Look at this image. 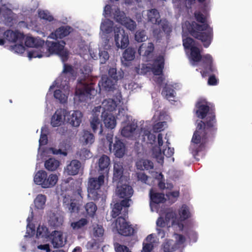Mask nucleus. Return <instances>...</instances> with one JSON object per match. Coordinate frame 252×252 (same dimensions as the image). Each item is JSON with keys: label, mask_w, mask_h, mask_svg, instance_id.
<instances>
[{"label": "nucleus", "mask_w": 252, "mask_h": 252, "mask_svg": "<svg viewBox=\"0 0 252 252\" xmlns=\"http://www.w3.org/2000/svg\"><path fill=\"white\" fill-rule=\"evenodd\" d=\"M195 18L202 24H197L194 22L191 23L186 21L183 24V37L187 33H189L194 38L200 40L203 43L204 47L207 48L211 43L212 38V30L205 23V17L200 12L195 13ZM183 45L185 49H190L189 60L192 65H196L199 62L205 63L210 66V70L212 71L211 64L212 57L210 54H206L202 57L199 48L197 44L190 37L183 39Z\"/></svg>", "instance_id": "1"}, {"label": "nucleus", "mask_w": 252, "mask_h": 252, "mask_svg": "<svg viewBox=\"0 0 252 252\" xmlns=\"http://www.w3.org/2000/svg\"><path fill=\"white\" fill-rule=\"evenodd\" d=\"M196 116L204 119V122L198 123L196 130L192 137L189 151L194 156L199 155L204 150L206 133L215 124V115L209 111V106L206 102H199L196 103Z\"/></svg>", "instance_id": "2"}, {"label": "nucleus", "mask_w": 252, "mask_h": 252, "mask_svg": "<svg viewBox=\"0 0 252 252\" xmlns=\"http://www.w3.org/2000/svg\"><path fill=\"white\" fill-rule=\"evenodd\" d=\"M116 28H120L116 26L113 27V23L112 21L105 19L102 21L100 24V34L102 37V42L99 45V52L97 53V50L94 48H89L87 45L80 47L79 54L84 58V59H89L90 57L93 60H96L98 58L99 59V62L101 64L105 63L109 59V54L107 51L110 50L112 47V43L110 41V38L108 36H105V34L111 33L112 30Z\"/></svg>", "instance_id": "3"}, {"label": "nucleus", "mask_w": 252, "mask_h": 252, "mask_svg": "<svg viewBox=\"0 0 252 252\" xmlns=\"http://www.w3.org/2000/svg\"><path fill=\"white\" fill-rule=\"evenodd\" d=\"M82 76L78 81L75 92L74 99L76 101L84 102L88 98L91 99L96 94V91L90 82V74L92 72V66L87 65L82 69Z\"/></svg>", "instance_id": "4"}, {"label": "nucleus", "mask_w": 252, "mask_h": 252, "mask_svg": "<svg viewBox=\"0 0 252 252\" xmlns=\"http://www.w3.org/2000/svg\"><path fill=\"white\" fill-rule=\"evenodd\" d=\"M128 122H123L121 124V135L131 140H140L142 141H147L151 144L155 142V136L150 133L149 127L145 125L141 128L140 131L137 129L136 125L129 121L128 117L126 116Z\"/></svg>", "instance_id": "5"}, {"label": "nucleus", "mask_w": 252, "mask_h": 252, "mask_svg": "<svg viewBox=\"0 0 252 252\" xmlns=\"http://www.w3.org/2000/svg\"><path fill=\"white\" fill-rule=\"evenodd\" d=\"M73 70L72 67L67 65L64 64L63 70L60 76L55 81L53 85L50 86V90L56 87L59 88L54 91V97L61 103H65L67 101V95L69 93L68 78L72 77V79H75Z\"/></svg>", "instance_id": "6"}, {"label": "nucleus", "mask_w": 252, "mask_h": 252, "mask_svg": "<svg viewBox=\"0 0 252 252\" xmlns=\"http://www.w3.org/2000/svg\"><path fill=\"white\" fill-rule=\"evenodd\" d=\"M163 67H164V57L162 56H159L157 57L152 65L142 64L139 67H136V72L139 74H145L151 70L154 74L153 80L158 85H163L164 80L161 74Z\"/></svg>", "instance_id": "7"}, {"label": "nucleus", "mask_w": 252, "mask_h": 252, "mask_svg": "<svg viewBox=\"0 0 252 252\" xmlns=\"http://www.w3.org/2000/svg\"><path fill=\"white\" fill-rule=\"evenodd\" d=\"M178 213H179V217L172 210L167 211L166 215H165L166 221H171V225H169V227L173 228L174 231L177 232L183 230V221L190 217L189 208L185 205L181 206L179 211H178Z\"/></svg>", "instance_id": "8"}, {"label": "nucleus", "mask_w": 252, "mask_h": 252, "mask_svg": "<svg viewBox=\"0 0 252 252\" xmlns=\"http://www.w3.org/2000/svg\"><path fill=\"white\" fill-rule=\"evenodd\" d=\"M4 35L7 40L13 44L10 46V51L19 54L25 51V47L23 45L24 36L22 33L17 31L7 30L4 33Z\"/></svg>", "instance_id": "9"}, {"label": "nucleus", "mask_w": 252, "mask_h": 252, "mask_svg": "<svg viewBox=\"0 0 252 252\" xmlns=\"http://www.w3.org/2000/svg\"><path fill=\"white\" fill-rule=\"evenodd\" d=\"M121 101L119 100H115L110 98L105 99L102 101V104L100 106H98L94 108L93 112L96 109L99 108V110L100 111V114H110L111 112L116 110L117 109H119V113H118V118L121 117L126 118V110L121 107Z\"/></svg>", "instance_id": "10"}, {"label": "nucleus", "mask_w": 252, "mask_h": 252, "mask_svg": "<svg viewBox=\"0 0 252 252\" xmlns=\"http://www.w3.org/2000/svg\"><path fill=\"white\" fill-rule=\"evenodd\" d=\"M167 140L166 143L164 145L163 144L162 135L161 134H158V147H155L153 150V157L156 158L158 163L162 164L163 163V156L166 157H170L173 155L174 150L168 146L169 142L167 137H165Z\"/></svg>", "instance_id": "11"}, {"label": "nucleus", "mask_w": 252, "mask_h": 252, "mask_svg": "<svg viewBox=\"0 0 252 252\" xmlns=\"http://www.w3.org/2000/svg\"><path fill=\"white\" fill-rule=\"evenodd\" d=\"M103 175L99 176L97 178H91L89 179L87 192L88 197L91 200H96L100 195L99 188L104 184Z\"/></svg>", "instance_id": "12"}, {"label": "nucleus", "mask_w": 252, "mask_h": 252, "mask_svg": "<svg viewBox=\"0 0 252 252\" xmlns=\"http://www.w3.org/2000/svg\"><path fill=\"white\" fill-rule=\"evenodd\" d=\"M65 43L63 40L59 42L47 41V47H45V51L50 54H56L61 57L63 61H64L67 57V52L64 49Z\"/></svg>", "instance_id": "13"}, {"label": "nucleus", "mask_w": 252, "mask_h": 252, "mask_svg": "<svg viewBox=\"0 0 252 252\" xmlns=\"http://www.w3.org/2000/svg\"><path fill=\"white\" fill-rule=\"evenodd\" d=\"M147 18L149 21L153 24H158L159 28H161L162 31L166 34L170 33L171 31L170 26L165 20H159V14L155 9H152L147 11Z\"/></svg>", "instance_id": "14"}, {"label": "nucleus", "mask_w": 252, "mask_h": 252, "mask_svg": "<svg viewBox=\"0 0 252 252\" xmlns=\"http://www.w3.org/2000/svg\"><path fill=\"white\" fill-rule=\"evenodd\" d=\"M118 182L117 189H116V194L119 196L121 198H124L121 201V205L124 206H130L131 204V200L129 199L132 194V189L131 187L126 185L123 184L120 181Z\"/></svg>", "instance_id": "15"}, {"label": "nucleus", "mask_w": 252, "mask_h": 252, "mask_svg": "<svg viewBox=\"0 0 252 252\" xmlns=\"http://www.w3.org/2000/svg\"><path fill=\"white\" fill-rule=\"evenodd\" d=\"M107 143L109 144L110 151L114 153L116 157L121 158L124 156L126 153V147L124 143L121 140L116 138L115 143L113 144V148H112V134H108L106 137Z\"/></svg>", "instance_id": "16"}, {"label": "nucleus", "mask_w": 252, "mask_h": 252, "mask_svg": "<svg viewBox=\"0 0 252 252\" xmlns=\"http://www.w3.org/2000/svg\"><path fill=\"white\" fill-rule=\"evenodd\" d=\"M75 198L65 195L63 198V204L68 209L70 213H73L78 211V202L82 198L81 190H78L74 194Z\"/></svg>", "instance_id": "17"}, {"label": "nucleus", "mask_w": 252, "mask_h": 252, "mask_svg": "<svg viewBox=\"0 0 252 252\" xmlns=\"http://www.w3.org/2000/svg\"><path fill=\"white\" fill-rule=\"evenodd\" d=\"M114 40L116 46L118 48L125 49L128 45V36L123 29L115 28Z\"/></svg>", "instance_id": "18"}, {"label": "nucleus", "mask_w": 252, "mask_h": 252, "mask_svg": "<svg viewBox=\"0 0 252 252\" xmlns=\"http://www.w3.org/2000/svg\"><path fill=\"white\" fill-rule=\"evenodd\" d=\"M114 227L119 234L124 236H129L132 234L133 229L126 220V219L119 217L114 223Z\"/></svg>", "instance_id": "19"}, {"label": "nucleus", "mask_w": 252, "mask_h": 252, "mask_svg": "<svg viewBox=\"0 0 252 252\" xmlns=\"http://www.w3.org/2000/svg\"><path fill=\"white\" fill-rule=\"evenodd\" d=\"M114 19L116 21L121 23L129 30L133 31L135 28V23L131 19L127 18L125 13L119 10H117L114 13Z\"/></svg>", "instance_id": "20"}, {"label": "nucleus", "mask_w": 252, "mask_h": 252, "mask_svg": "<svg viewBox=\"0 0 252 252\" xmlns=\"http://www.w3.org/2000/svg\"><path fill=\"white\" fill-rule=\"evenodd\" d=\"M52 244L54 248H62L66 243V237L61 231L55 230L50 234Z\"/></svg>", "instance_id": "21"}, {"label": "nucleus", "mask_w": 252, "mask_h": 252, "mask_svg": "<svg viewBox=\"0 0 252 252\" xmlns=\"http://www.w3.org/2000/svg\"><path fill=\"white\" fill-rule=\"evenodd\" d=\"M67 116V111L63 109L56 110L51 118L50 124L53 127L61 126L63 124Z\"/></svg>", "instance_id": "22"}, {"label": "nucleus", "mask_w": 252, "mask_h": 252, "mask_svg": "<svg viewBox=\"0 0 252 252\" xmlns=\"http://www.w3.org/2000/svg\"><path fill=\"white\" fill-rule=\"evenodd\" d=\"M81 169V163L78 160L73 159L64 168V173L68 175H76Z\"/></svg>", "instance_id": "23"}, {"label": "nucleus", "mask_w": 252, "mask_h": 252, "mask_svg": "<svg viewBox=\"0 0 252 252\" xmlns=\"http://www.w3.org/2000/svg\"><path fill=\"white\" fill-rule=\"evenodd\" d=\"M82 120V114L79 111L67 112L66 120L73 127L79 126Z\"/></svg>", "instance_id": "24"}, {"label": "nucleus", "mask_w": 252, "mask_h": 252, "mask_svg": "<svg viewBox=\"0 0 252 252\" xmlns=\"http://www.w3.org/2000/svg\"><path fill=\"white\" fill-rule=\"evenodd\" d=\"M98 109H99V108L96 109L92 113V117L90 118V126H91L92 129L94 132H95L98 128H100L99 133H101L102 130L101 129V120L99 119V117H101V114H100V111Z\"/></svg>", "instance_id": "25"}, {"label": "nucleus", "mask_w": 252, "mask_h": 252, "mask_svg": "<svg viewBox=\"0 0 252 252\" xmlns=\"http://www.w3.org/2000/svg\"><path fill=\"white\" fill-rule=\"evenodd\" d=\"M154 48L152 42L143 43L139 46L138 53L141 56L148 59L152 56Z\"/></svg>", "instance_id": "26"}, {"label": "nucleus", "mask_w": 252, "mask_h": 252, "mask_svg": "<svg viewBox=\"0 0 252 252\" xmlns=\"http://www.w3.org/2000/svg\"><path fill=\"white\" fill-rule=\"evenodd\" d=\"M71 32V28L69 26L61 27L56 29L54 32L50 33L48 37L51 39H62L70 34Z\"/></svg>", "instance_id": "27"}, {"label": "nucleus", "mask_w": 252, "mask_h": 252, "mask_svg": "<svg viewBox=\"0 0 252 252\" xmlns=\"http://www.w3.org/2000/svg\"><path fill=\"white\" fill-rule=\"evenodd\" d=\"M117 80L118 79H111L106 76H103L98 85L100 89L109 91L115 88V83Z\"/></svg>", "instance_id": "28"}, {"label": "nucleus", "mask_w": 252, "mask_h": 252, "mask_svg": "<svg viewBox=\"0 0 252 252\" xmlns=\"http://www.w3.org/2000/svg\"><path fill=\"white\" fill-rule=\"evenodd\" d=\"M50 55L49 52L44 50V47H41L29 51L27 57L31 60L32 58L48 57Z\"/></svg>", "instance_id": "29"}, {"label": "nucleus", "mask_w": 252, "mask_h": 252, "mask_svg": "<svg viewBox=\"0 0 252 252\" xmlns=\"http://www.w3.org/2000/svg\"><path fill=\"white\" fill-rule=\"evenodd\" d=\"M105 127L108 129H113L116 126V119L111 114H100Z\"/></svg>", "instance_id": "30"}, {"label": "nucleus", "mask_w": 252, "mask_h": 252, "mask_svg": "<svg viewBox=\"0 0 252 252\" xmlns=\"http://www.w3.org/2000/svg\"><path fill=\"white\" fill-rule=\"evenodd\" d=\"M44 43V40L39 37L28 36L25 39L26 46L30 47H34L36 49L44 47H43Z\"/></svg>", "instance_id": "31"}, {"label": "nucleus", "mask_w": 252, "mask_h": 252, "mask_svg": "<svg viewBox=\"0 0 252 252\" xmlns=\"http://www.w3.org/2000/svg\"><path fill=\"white\" fill-rule=\"evenodd\" d=\"M58 181V176L56 174H51L49 175L48 178L45 181L41 182L38 186H41L44 189H50L56 185Z\"/></svg>", "instance_id": "32"}, {"label": "nucleus", "mask_w": 252, "mask_h": 252, "mask_svg": "<svg viewBox=\"0 0 252 252\" xmlns=\"http://www.w3.org/2000/svg\"><path fill=\"white\" fill-rule=\"evenodd\" d=\"M110 162V158L106 155H103L101 156L97 162L99 171L102 172L104 174H107L109 171Z\"/></svg>", "instance_id": "33"}, {"label": "nucleus", "mask_w": 252, "mask_h": 252, "mask_svg": "<svg viewBox=\"0 0 252 252\" xmlns=\"http://www.w3.org/2000/svg\"><path fill=\"white\" fill-rule=\"evenodd\" d=\"M1 6H2V8L0 9V13H2L4 17L7 19V21L10 22L13 18V13L10 10L11 6L9 3H6L3 1H1Z\"/></svg>", "instance_id": "34"}, {"label": "nucleus", "mask_w": 252, "mask_h": 252, "mask_svg": "<svg viewBox=\"0 0 252 252\" xmlns=\"http://www.w3.org/2000/svg\"><path fill=\"white\" fill-rule=\"evenodd\" d=\"M150 199H151L152 202L150 204V207H151L152 212L154 211V205L153 203L158 204L162 203L164 201L165 199L164 197V194L162 193H159L154 192L153 190H151L150 192Z\"/></svg>", "instance_id": "35"}, {"label": "nucleus", "mask_w": 252, "mask_h": 252, "mask_svg": "<svg viewBox=\"0 0 252 252\" xmlns=\"http://www.w3.org/2000/svg\"><path fill=\"white\" fill-rule=\"evenodd\" d=\"M123 167L121 162H116L113 165V181L120 182L123 178Z\"/></svg>", "instance_id": "36"}, {"label": "nucleus", "mask_w": 252, "mask_h": 252, "mask_svg": "<svg viewBox=\"0 0 252 252\" xmlns=\"http://www.w3.org/2000/svg\"><path fill=\"white\" fill-rule=\"evenodd\" d=\"M49 223L54 227H60L63 225V217L59 213H53L50 215Z\"/></svg>", "instance_id": "37"}, {"label": "nucleus", "mask_w": 252, "mask_h": 252, "mask_svg": "<svg viewBox=\"0 0 252 252\" xmlns=\"http://www.w3.org/2000/svg\"><path fill=\"white\" fill-rule=\"evenodd\" d=\"M61 165V162L55 158H50L45 161V168L50 171L56 170Z\"/></svg>", "instance_id": "38"}, {"label": "nucleus", "mask_w": 252, "mask_h": 252, "mask_svg": "<svg viewBox=\"0 0 252 252\" xmlns=\"http://www.w3.org/2000/svg\"><path fill=\"white\" fill-rule=\"evenodd\" d=\"M179 244L175 243L173 240H166L162 245V249L164 252H172L179 247Z\"/></svg>", "instance_id": "39"}, {"label": "nucleus", "mask_w": 252, "mask_h": 252, "mask_svg": "<svg viewBox=\"0 0 252 252\" xmlns=\"http://www.w3.org/2000/svg\"><path fill=\"white\" fill-rule=\"evenodd\" d=\"M136 168L139 170H150L153 168V163L149 160L141 159L136 163Z\"/></svg>", "instance_id": "40"}, {"label": "nucleus", "mask_w": 252, "mask_h": 252, "mask_svg": "<svg viewBox=\"0 0 252 252\" xmlns=\"http://www.w3.org/2000/svg\"><path fill=\"white\" fill-rule=\"evenodd\" d=\"M94 138L93 134L88 131H84L82 132V136L80 137V141L83 144L87 145H92L94 143Z\"/></svg>", "instance_id": "41"}, {"label": "nucleus", "mask_w": 252, "mask_h": 252, "mask_svg": "<svg viewBox=\"0 0 252 252\" xmlns=\"http://www.w3.org/2000/svg\"><path fill=\"white\" fill-rule=\"evenodd\" d=\"M46 200L47 198H46L45 195L42 194L36 195L35 199L34 200V204L36 209L38 210H42L44 209V206H45Z\"/></svg>", "instance_id": "42"}, {"label": "nucleus", "mask_w": 252, "mask_h": 252, "mask_svg": "<svg viewBox=\"0 0 252 252\" xmlns=\"http://www.w3.org/2000/svg\"><path fill=\"white\" fill-rule=\"evenodd\" d=\"M153 174V177L158 179L159 182H158V186H159V188L161 189H171L173 186L172 184L171 183H164L161 180L162 179V175L161 173H158L157 172H153L152 173Z\"/></svg>", "instance_id": "43"}, {"label": "nucleus", "mask_w": 252, "mask_h": 252, "mask_svg": "<svg viewBox=\"0 0 252 252\" xmlns=\"http://www.w3.org/2000/svg\"><path fill=\"white\" fill-rule=\"evenodd\" d=\"M162 94L165 98L169 101H173L175 97V91L171 88V86L167 84H165Z\"/></svg>", "instance_id": "44"}, {"label": "nucleus", "mask_w": 252, "mask_h": 252, "mask_svg": "<svg viewBox=\"0 0 252 252\" xmlns=\"http://www.w3.org/2000/svg\"><path fill=\"white\" fill-rule=\"evenodd\" d=\"M49 175L45 170H39L34 176V183L38 185L47 179Z\"/></svg>", "instance_id": "45"}, {"label": "nucleus", "mask_w": 252, "mask_h": 252, "mask_svg": "<svg viewBox=\"0 0 252 252\" xmlns=\"http://www.w3.org/2000/svg\"><path fill=\"white\" fill-rule=\"evenodd\" d=\"M89 221L86 218H82L76 221H73L71 223V227L74 230H81L88 224Z\"/></svg>", "instance_id": "46"}, {"label": "nucleus", "mask_w": 252, "mask_h": 252, "mask_svg": "<svg viewBox=\"0 0 252 252\" xmlns=\"http://www.w3.org/2000/svg\"><path fill=\"white\" fill-rule=\"evenodd\" d=\"M76 156L81 160H86L90 158L92 154L88 149L83 148L78 150L77 152H76Z\"/></svg>", "instance_id": "47"}, {"label": "nucleus", "mask_w": 252, "mask_h": 252, "mask_svg": "<svg viewBox=\"0 0 252 252\" xmlns=\"http://www.w3.org/2000/svg\"><path fill=\"white\" fill-rule=\"evenodd\" d=\"M135 49L128 47L123 53V59L126 61H132L135 58Z\"/></svg>", "instance_id": "48"}, {"label": "nucleus", "mask_w": 252, "mask_h": 252, "mask_svg": "<svg viewBox=\"0 0 252 252\" xmlns=\"http://www.w3.org/2000/svg\"><path fill=\"white\" fill-rule=\"evenodd\" d=\"M85 211L87 213V216L89 217H93L94 216L96 211V206L93 202H90L86 204Z\"/></svg>", "instance_id": "49"}, {"label": "nucleus", "mask_w": 252, "mask_h": 252, "mask_svg": "<svg viewBox=\"0 0 252 252\" xmlns=\"http://www.w3.org/2000/svg\"><path fill=\"white\" fill-rule=\"evenodd\" d=\"M36 237L38 238H48L49 235L47 227L39 225L37 228V230H36Z\"/></svg>", "instance_id": "50"}, {"label": "nucleus", "mask_w": 252, "mask_h": 252, "mask_svg": "<svg viewBox=\"0 0 252 252\" xmlns=\"http://www.w3.org/2000/svg\"><path fill=\"white\" fill-rule=\"evenodd\" d=\"M108 74L110 77V78L115 80H120L123 78V73L122 71H117L115 68H111L108 71Z\"/></svg>", "instance_id": "51"}, {"label": "nucleus", "mask_w": 252, "mask_h": 252, "mask_svg": "<svg viewBox=\"0 0 252 252\" xmlns=\"http://www.w3.org/2000/svg\"><path fill=\"white\" fill-rule=\"evenodd\" d=\"M135 40L138 42H145L147 39V36L146 35L145 31L143 30H138L135 33Z\"/></svg>", "instance_id": "52"}, {"label": "nucleus", "mask_w": 252, "mask_h": 252, "mask_svg": "<svg viewBox=\"0 0 252 252\" xmlns=\"http://www.w3.org/2000/svg\"><path fill=\"white\" fill-rule=\"evenodd\" d=\"M47 128L45 126L42 127L41 129L40 138L39 140V146L44 145L47 142Z\"/></svg>", "instance_id": "53"}, {"label": "nucleus", "mask_w": 252, "mask_h": 252, "mask_svg": "<svg viewBox=\"0 0 252 252\" xmlns=\"http://www.w3.org/2000/svg\"><path fill=\"white\" fill-rule=\"evenodd\" d=\"M38 16H39V18L41 19L47 20L50 22L53 20V17L50 15L47 10H38Z\"/></svg>", "instance_id": "54"}, {"label": "nucleus", "mask_w": 252, "mask_h": 252, "mask_svg": "<svg viewBox=\"0 0 252 252\" xmlns=\"http://www.w3.org/2000/svg\"><path fill=\"white\" fill-rule=\"evenodd\" d=\"M167 127V123L164 121L158 122L153 126V129L154 132H159Z\"/></svg>", "instance_id": "55"}, {"label": "nucleus", "mask_w": 252, "mask_h": 252, "mask_svg": "<svg viewBox=\"0 0 252 252\" xmlns=\"http://www.w3.org/2000/svg\"><path fill=\"white\" fill-rule=\"evenodd\" d=\"M104 234V229L101 226L95 225L93 227V234L94 237L101 238Z\"/></svg>", "instance_id": "56"}, {"label": "nucleus", "mask_w": 252, "mask_h": 252, "mask_svg": "<svg viewBox=\"0 0 252 252\" xmlns=\"http://www.w3.org/2000/svg\"><path fill=\"white\" fill-rule=\"evenodd\" d=\"M32 215L31 216H29L27 218V235H25V237H28L29 236H31L33 233L34 229H33V226L31 224H30V222L32 220Z\"/></svg>", "instance_id": "57"}, {"label": "nucleus", "mask_w": 252, "mask_h": 252, "mask_svg": "<svg viewBox=\"0 0 252 252\" xmlns=\"http://www.w3.org/2000/svg\"><path fill=\"white\" fill-rule=\"evenodd\" d=\"M47 153H51L55 155H62L63 156H67V152L66 151H62L61 149H57L54 148H50L47 150Z\"/></svg>", "instance_id": "58"}, {"label": "nucleus", "mask_w": 252, "mask_h": 252, "mask_svg": "<svg viewBox=\"0 0 252 252\" xmlns=\"http://www.w3.org/2000/svg\"><path fill=\"white\" fill-rule=\"evenodd\" d=\"M173 238L175 239V240H173L175 243L180 245L183 244L186 241V238L184 236L177 233H174V234H173Z\"/></svg>", "instance_id": "59"}, {"label": "nucleus", "mask_w": 252, "mask_h": 252, "mask_svg": "<svg viewBox=\"0 0 252 252\" xmlns=\"http://www.w3.org/2000/svg\"><path fill=\"white\" fill-rule=\"evenodd\" d=\"M179 195V192L177 190H174L173 191H169L166 193V196L168 199L171 200L172 202H174L176 200L178 196Z\"/></svg>", "instance_id": "60"}, {"label": "nucleus", "mask_w": 252, "mask_h": 252, "mask_svg": "<svg viewBox=\"0 0 252 252\" xmlns=\"http://www.w3.org/2000/svg\"><path fill=\"white\" fill-rule=\"evenodd\" d=\"M121 206L127 207V206L121 205V204H115L114 207H113V211H112V213H113V214H112V216H113V218H115L119 214L120 211L121 210Z\"/></svg>", "instance_id": "61"}, {"label": "nucleus", "mask_w": 252, "mask_h": 252, "mask_svg": "<svg viewBox=\"0 0 252 252\" xmlns=\"http://www.w3.org/2000/svg\"><path fill=\"white\" fill-rule=\"evenodd\" d=\"M115 251L116 252H132L126 246L120 244H115Z\"/></svg>", "instance_id": "62"}, {"label": "nucleus", "mask_w": 252, "mask_h": 252, "mask_svg": "<svg viewBox=\"0 0 252 252\" xmlns=\"http://www.w3.org/2000/svg\"><path fill=\"white\" fill-rule=\"evenodd\" d=\"M153 249V244L143 243L142 252H150Z\"/></svg>", "instance_id": "63"}, {"label": "nucleus", "mask_w": 252, "mask_h": 252, "mask_svg": "<svg viewBox=\"0 0 252 252\" xmlns=\"http://www.w3.org/2000/svg\"><path fill=\"white\" fill-rule=\"evenodd\" d=\"M154 234H151L148 235V236L146 238L145 241H144L143 243H150L151 244H153L155 242V237Z\"/></svg>", "instance_id": "64"}]
</instances>
